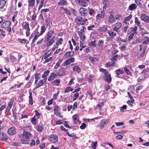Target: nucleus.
Returning a JSON list of instances; mask_svg holds the SVG:
<instances>
[{
    "label": "nucleus",
    "instance_id": "f257e3e1",
    "mask_svg": "<svg viewBox=\"0 0 149 149\" xmlns=\"http://www.w3.org/2000/svg\"><path fill=\"white\" fill-rule=\"evenodd\" d=\"M109 120V119L102 120L97 125V127L100 129H103L104 126L107 125Z\"/></svg>",
    "mask_w": 149,
    "mask_h": 149
},
{
    "label": "nucleus",
    "instance_id": "f03ea898",
    "mask_svg": "<svg viewBox=\"0 0 149 149\" xmlns=\"http://www.w3.org/2000/svg\"><path fill=\"white\" fill-rule=\"evenodd\" d=\"M79 12L81 15L84 17H87L88 14V10L87 8L81 7L79 8Z\"/></svg>",
    "mask_w": 149,
    "mask_h": 149
},
{
    "label": "nucleus",
    "instance_id": "7ed1b4c3",
    "mask_svg": "<svg viewBox=\"0 0 149 149\" xmlns=\"http://www.w3.org/2000/svg\"><path fill=\"white\" fill-rule=\"evenodd\" d=\"M24 28L26 31V36L28 37L30 34V29L29 28V23L28 22H25Z\"/></svg>",
    "mask_w": 149,
    "mask_h": 149
},
{
    "label": "nucleus",
    "instance_id": "20e7f679",
    "mask_svg": "<svg viewBox=\"0 0 149 149\" xmlns=\"http://www.w3.org/2000/svg\"><path fill=\"white\" fill-rule=\"evenodd\" d=\"M49 141L52 143H55L57 142L58 141V137L56 135L54 134L50 135L49 137Z\"/></svg>",
    "mask_w": 149,
    "mask_h": 149
},
{
    "label": "nucleus",
    "instance_id": "39448f33",
    "mask_svg": "<svg viewBox=\"0 0 149 149\" xmlns=\"http://www.w3.org/2000/svg\"><path fill=\"white\" fill-rule=\"evenodd\" d=\"M54 29L49 30L47 32L46 36L45 37V39L46 41H48L52 37L53 35L54 32Z\"/></svg>",
    "mask_w": 149,
    "mask_h": 149
},
{
    "label": "nucleus",
    "instance_id": "423d86ee",
    "mask_svg": "<svg viewBox=\"0 0 149 149\" xmlns=\"http://www.w3.org/2000/svg\"><path fill=\"white\" fill-rule=\"evenodd\" d=\"M75 3L81 6L86 7L88 3L84 0H75Z\"/></svg>",
    "mask_w": 149,
    "mask_h": 149
},
{
    "label": "nucleus",
    "instance_id": "0eeeda50",
    "mask_svg": "<svg viewBox=\"0 0 149 149\" xmlns=\"http://www.w3.org/2000/svg\"><path fill=\"white\" fill-rule=\"evenodd\" d=\"M118 55L116 54L115 56L111 58V61L109 62V63H107L106 65H114L115 63L114 61H116L118 59Z\"/></svg>",
    "mask_w": 149,
    "mask_h": 149
},
{
    "label": "nucleus",
    "instance_id": "6e6552de",
    "mask_svg": "<svg viewBox=\"0 0 149 149\" xmlns=\"http://www.w3.org/2000/svg\"><path fill=\"white\" fill-rule=\"evenodd\" d=\"M31 135V134L27 132H24L23 133V138L24 141H28L30 139L29 137Z\"/></svg>",
    "mask_w": 149,
    "mask_h": 149
},
{
    "label": "nucleus",
    "instance_id": "1a4fd4ad",
    "mask_svg": "<svg viewBox=\"0 0 149 149\" xmlns=\"http://www.w3.org/2000/svg\"><path fill=\"white\" fill-rule=\"evenodd\" d=\"M59 107L58 106H56L55 107L54 109V114L57 117H61V114L60 113L58 112L60 110Z\"/></svg>",
    "mask_w": 149,
    "mask_h": 149
},
{
    "label": "nucleus",
    "instance_id": "9d476101",
    "mask_svg": "<svg viewBox=\"0 0 149 149\" xmlns=\"http://www.w3.org/2000/svg\"><path fill=\"white\" fill-rule=\"evenodd\" d=\"M141 19L146 23L149 22V17L145 14L142 13L141 15Z\"/></svg>",
    "mask_w": 149,
    "mask_h": 149
},
{
    "label": "nucleus",
    "instance_id": "9b49d317",
    "mask_svg": "<svg viewBox=\"0 0 149 149\" xmlns=\"http://www.w3.org/2000/svg\"><path fill=\"white\" fill-rule=\"evenodd\" d=\"M58 76H60V75H59V74L52 73H51L50 77L48 78V81H52L54 79L57 78Z\"/></svg>",
    "mask_w": 149,
    "mask_h": 149
},
{
    "label": "nucleus",
    "instance_id": "f8f14e48",
    "mask_svg": "<svg viewBox=\"0 0 149 149\" xmlns=\"http://www.w3.org/2000/svg\"><path fill=\"white\" fill-rule=\"evenodd\" d=\"M46 80L47 79L46 78H44L43 79L40 80L38 83L36 84V86L35 88L37 89L40 87L46 82Z\"/></svg>",
    "mask_w": 149,
    "mask_h": 149
},
{
    "label": "nucleus",
    "instance_id": "ddd939ff",
    "mask_svg": "<svg viewBox=\"0 0 149 149\" xmlns=\"http://www.w3.org/2000/svg\"><path fill=\"white\" fill-rule=\"evenodd\" d=\"M103 77V79L105 81L108 83H110L111 80V78L110 74H106Z\"/></svg>",
    "mask_w": 149,
    "mask_h": 149
},
{
    "label": "nucleus",
    "instance_id": "4468645a",
    "mask_svg": "<svg viewBox=\"0 0 149 149\" xmlns=\"http://www.w3.org/2000/svg\"><path fill=\"white\" fill-rule=\"evenodd\" d=\"M44 129V125L41 123H40L39 125L37 126L36 128L37 131L39 132H42L43 131Z\"/></svg>",
    "mask_w": 149,
    "mask_h": 149
},
{
    "label": "nucleus",
    "instance_id": "2eb2a0df",
    "mask_svg": "<svg viewBox=\"0 0 149 149\" xmlns=\"http://www.w3.org/2000/svg\"><path fill=\"white\" fill-rule=\"evenodd\" d=\"M55 35H54L52 38H51V39H50L48 41L46 44V46L47 47H49L52 45L53 43L55 42L54 39L55 38Z\"/></svg>",
    "mask_w": 149,
    "mask_h": 149
},
{
    "label": "nucleus",
    "instance_id": "dca6fc26",
    "mask_svg": "<svg viewBox=\"0 0 149 149\" xmlns=\"http://www.w3.org/2000/svg\"><path fill=\"white\" fill-rule=\"evenodd\" d=\"M58 4L59 6H63L67 5L68 3L67 0H59Z\"/></svg>",
    "mask_w": 149,
    "mask_h": 149
},
{
    "label": "nucleus",
    "instance_id": "f3484780",
    "mask_svg": "<svg viewBox=\"0 0 149 149\" xmlns=\"http://www.w3.org/2000/svg\"><path fill=\"white\" fill-rule=\"evenodd\" d=\"M124 72L123 70L120 69H118L115 71V73L117 75H116V77L118 78H120V77L119 76V75L123 74Z\"/></svg>",
    "mask_w": 149,
    "mask_h": 149
},
{
    "label": "nucleus",
    "instance_id": "a211bd4d",
    "mask_svg": "<svg viewBox=\"0 0 149 149\" xmlns=\"http://www.w3.org/2000/svg\"><path fill=\"white\" fill-rule=\"evenodd\" d=\"M10 22L9 21H5L1 25V26L5 28L9 27L10 24Z\"/></svg>",
    "mask_w": 149,
    "mask_h": 149
},
{
    "label": "nucleus",
    "instance_id": "6ab92c4d",
    "mask_svg": "<svg viewBox=\"0 0 149 149\" xmlns=\"http://www.w3.org/2000/svg\"><path fill=\"white\" fill-rule=\"evenodd\" d=\"M105 13L103 11H101L100 13H98L96 16L97 19H100L101 18H103L104 16Z\"/></svg>",
    "mask_w": 149,
    "mask_h": 149
},
{
    "label": "nucleus",
    "instance_id": "aec40b11",
    "mask_svg": "<svg viewBox=\"0 0 149 149\" xmlns=\"http://www.w3.org/2000/svg\"><path fill=\"white\" fill-rule=\"evenodd\" d=\"M82 18L79 16H77L75 19L76 22L78 24H84L82 23Z\"/></svg>",
    "mask_w": 149,
    "mask_h": 149
},
{
    "label": "nucleus",
    "instance_id": "412c9836",
    "mask_svg": "<svg viewBox=\"0 0 149 149\" xmlns=\"http://www.w3.org/2000/svg\"><path fill=\"white\" fill-rule=\"evenodd\" d=\"M115 17L113 15L111 14L109 17V22L110 23H113L115 22Z\"/></svg>",
    "mask_w": 149,
    "mask_h": 149
},
{
    "label": "nucleus",
    "instance_id": "4be33fe9",
    "mask_svg": "<svg viewBox=\"0 0 149 149\" xmlns=\"http://www.w3.org/2000/svg\"><path fill=\"white\" fill-rule=\"evenodd\" d=\"M61 80L59 79H56L52 82V84L55 86H59V84Z\"/></svg>",
    "mask_w": 149,
    "mask_h": 149
},
{
    "label": "nucleus",
    "instance_id": "5701e85b",
    "mask_svg": "<svg viewBox=\"0 0 149 149\" xmlns=\"http://www.w3.org/2000/svg\"><path fill=\"white\" fill-rule=\"evenodd\" d=\"M0 138L2 141H5L8 139L7 135L3 132L0 134Z\"/></svg>",
    "mask_w": 149,
    "mask_h": 149
},
{
    "label": "nucleus",
    "instance_id": "b1692460",
    "mask_svg": "<svg viewBox=\"0 0 149 149\" xmlns=\"http://www.w3.org/2000/svg\"><path fill=\"white\" fill-rule=\"evenodd\" d=\"M8 132L10 135H12L15 133V130L14 128L11 127L8 129Z\"/></svg>",
    "mask_w": 149,
    "mask_h": 149
},
{
    "label": "nucleus",
    "instance_id": "393cba45",
    "mask_svg": "<svg viewBox=\"0 0 149 149\" xmlns=\"http://www.w3.org/2000/svg\"><path fill=\"white\" fill-rule=\"evenodd\" d=\"M13 102L12 100H10V101L8 102L6 110V111H9L11 109L13 104Z\"/></svg>",
    "mask_w": 149,
    "mask_h": 149
},
{
    "label": "nucleus",
    "instance_id": "a878e982",
    "mask_svg": "<svg viewBox=\"0 0 149 149\" xmlns=\"http://www.w3.org/2000/svg\"><path fill=\"white\" fill-rule=\"evenodd\" d=\"M78 33L80 36V39L82 41H83L85 39V35L83 34L81 31H79Z\"/></svg>",
    "mask_w": 149,
    "mask_h": 149
},
{
    "label": "nucleus",
    "instance_id": "bb28decb",
    "mask_svg": "<svg viewBox=\"0 0 149 149\" xmlns=\"http://www.w3.org/2000/svg\"><path fill=\"white\" fill-rule=\"evenodd\" d=\"M72 118L74 120V124H77L79 120V118H78V117L77 114H75L73 116H72Z\"/></svg>",
    "mask_w": 149,
    "mask_h": 149
},
{
    "label": "nucleus",
    "instance_id": "cd10ccee",
    "mask_svg": "<svg viewBox=\"0 0 149 149\" xmlns=\"http://www.w3.org/2000/svg\"><path fill=\"white\" fill-rule=\"evenodd\" d=\"M137 7V6L135 3H133L130 5L128 8L129 9L132 10L136 9Z\"/></svg>",
    "mask_w": 149,
    "mask_h": 149
},
{
    "label": "nucleus",
    "instance_id": "c85d7f7f",
    "mask_svg": "<svg viewBox=\"0 0 149 149\" xmlns=\"http://www.w3.org/2000/svg\"><path fill=\"white\" fill-rule=\"evenodd\" d=\"M88 10L89 11V14L91 16L94 15L95 13V11L93 9L89 7L88 8Z\"/></svg>",
    "mask_w": 149,
    "mask_h": 149
},
{
    "label": "nucleus",
    "instance_id": "c756f323",
    "mask_svg": "<svg viewBox=\"0 0 149 149\" xmlns=\"http://www.w3.org/2000/svg\"><path fill=\"white\" fill-rule=\"evenodd\" d=\"M108 33L111 38H113L116 35V33L111 31H108Z\"/></svg>",
    "mask_w": 149,
    "mask_h": 149
},
{
    "label": "nucleus",
    "instance_id": "7c9ffc66",
    "mask_svg": "<svg viewBox=\"0 0 149 149\" xmlns=\"http://www.w3.org/2000/svg\"><path fill=\"white\" fill-rule=\"evenodd\" d=\"M73 71H76L77 72V73H79L81 72V69L78 66H74L73 68Z\"/></svg>",
    "mask_w": 149,
    "mask_h": 149
},
{
    "label": "nucleus",
    "instance_id": "2f4dec72",
    "mask_svg": "<svg viewBox=\"0 0 149 149\" xmlns=\"http://www.w3.org/2000/svg\"><path fill=\"white\" fill-rule=\"evenodd\" d=\"M134 20L135 23L138 26H141V22L139 19H138L137 17H135L134 18Z\"/></svg>",
    "mask_w": 149,
    "mask_h": 149
},
{
    "label": "nucleus",
    "instance_id": "473e14b6",
    "mask_svg": "<svg viewBox=\"0 0 149 149\" xmlns=\"http://www.w3.org/2000/svg\"><path fill=\"white\" fill-rule=\"evenodd\" d=\"M35 0H29L28 6L30 7H32L34 5Z\"/></svg>",
    "mask_w": 149,
    "mask_h": 149
},
{
    "label": "nucleus",
    "instance_id": "72a5a7b5",
    "mask_svg": "<svg viewBox=\"0 0 149 149\" xmlns=\"http://www.w3.org/2000/svg\"><path fill=\"white\" fill-rule=\"evenodd\" d=\"M135 2L140 7L142 6L143 3L141 0H135Z\"/></svg>",
    "mask_w": 149,
    "mask_h": 149
},
{
    "label": "nucleus",
    "instance_id": "f704fd0d",
    "mask_svg": "<svg viewBox=\"0 0 149 149\" xmlns=\"http://www.w3.org/2000/svg\"><path fill=\"white\" fill-rule=\"evenodd\" d=\"M74 54V53L73 52H67L65 54V56L70 57L72 56Z\"/></svg>",
    "mask_w": 149,
    "mask_h": 149
},
{
    "label": "nucleus",
    "instance_id": "c9c22d12",
    "mask_svg": "<svg viewBox=\"0 0 149 149\" xmlns=\"http://www.w3.org/2000/svg\"><path fill=\"white\" fill-rule=\"evenodd\" d=\"M6 3V1L5 0H1L0 1V8L3 7Z\"/></svg>",
    "mask_w": 149,
    "mask_h": 149
},
{
    "label": "nucleus",
    "instance_id": "e433bc0d",
    "mask_svg": "<svg viewBox=\"0 0 149 149\" xmlns=\"http://www.w3.org/2000/svg\"><path fill=\"white\" fill-rule=\"evenodd\" d=\"M90 60L92 63H93L95 62L96 61H98L99 59L97 58H95L94 57H91L90 58Z\"/></svg>",
    "mask_w": 149,
    "mask_h": 149
},
{
    "label": "nucleus",
    "instance_id": "4c0bfd02",
    "mask_svg": "<svg viewBox=\"0 0 149 149\" xmlns=\"http://www.w3.org/2000/svg\"><path fill=\"white\" fill-rule=\"evenodd\" d=\"M128 90L131 92L133 93L135 90L134 86L133 85H130L128 88Z\"/></svg>",
    "mask_w": 149,
    "mask_h": 149
},
{
    "label": "nucleus",
    "instance_id": "58836bf2",
    "mask_svg": "<svg viewBox=\"0 0 149 149\" xmlns=\"http://www.w3.org/2000/svg\"><path fill=\"white\" fill-rule=\"evenodd\" d=\"M94 77V76L93 74H90L89 75L88 78V81L89 83L92 82L93 81V78Z\"/></svg>",
    "mask_w": 149,
    "mask_h": 149
},
{
    "label": "nucleus",
    "instance_id": "ea45409f",
    "mask_svg": "<svg viewBox=\"0 0 149 149\" xmlns=\"http://www.w3.org/2000/svg\"><path fill=\"white\" fill-rule=\"evenodd\" d=\"M63 40V39L62 38H61L58 40H57L56 41V44L57 45H61L62 44V41Z\"/></svg>",
    "mask_w": 149,
    "mask_h": 149
},
{
    "label": "nucleus",
    "instance_id": "a19ab883",
    "mask_svg": "<svg viewBox=\"0 0 149 149\" xmlns=\"http://www.w3.org/2000/svg\"><path fill=\"white\" fill-rule=\"evenodd\" d=\"M149 41V38L148 37H146L143 41L142 43L143 44H146L148 43Z\"/></svg>",
    "mask_w": 149,
    "mask_h": 149
},
{
    "label": "nucleus",
    "instance_id": "79ce46f5",
    "mask_svg": "<svg viewBox=\"0 0 149 149\" xmlns=\"http://www.w3.org/2000/svg\"><path fill=\"white\" fill-rule=\"evenodd\" d=\"M99 29L100 31L102 32H104L107 30V26H103L100 27Z\"/></svg>",
    "mask_w": 149,
    "mask_h": 149
},
{
    "label": "nucleus",
    "instance_id": "37998d69",
    "mask_svg": "<svg viewBox=\"0 0 149 149\" xmlns=\"http://www.w3.org/2000/svg\"><path fill=\"white\" fill-rule=\"evenodd\" d=\"M137 29V27L136 26H135L133 29L132 28H130L129 29V30H132L133 33H135V34L137 33L136 32Z\"/></svg>",
    "mask_w": 149,
    "mask_h": 149
},
{
    "label": "nucleus",
    "instance_id": "c03bdc74",
    "mask_svg": "<svg viewBox=\"0 0 149 149\" xmlns=\"http://www.w3.org/2000/svg\"><path fill=\"white\" fill-rule=\"evenodd\" d=\"M124 70L125 72L127 74L129 75H131L132 74V73L130 71L129 69H128L127 67H125L124 68Z\"/></svg>",
    "mask_w": 149,
    "mask_h": 149
},
{
    "label": "nucleus",
    "instance_id": "a18cd8bd",
    "mask_svg": "<svg viewBox=\"0 0 149 149\" xmlns=\"http://www.w3.org/2000/svg\"><path fill=\"white\" fill-rule=\"evenodd\" d=\"M73 90V89L72 88H71L70 87H68L64 91L65 93H68L69 91H72Z\"/></svg>",
    "mask_w": 149,
    "mask_h": 149
},
{
    "label": "nucleus",
    "instance_id": "49530a36",
    "mask_svg": "<svg viewBox=\"0 0 149 149\" xmlns=\"http://www.w3.org/2000/svg\"><path fill=\"white\" fill-rule=\"evenodd\" d=\"M46 30L45 27L43 26H42L41 27V34H43L45 32Z\"/></svg>",
    "mask_w": 149,
    "mask_h": 149
},
{
    "label": "nucleus",
    "instance_id": "de8ad7c7",
    "mask_svg": "<svg viewBox=\"0 0 149 149\" xmlns=\"http://www.w3.org/2000/svg\"><path fill=\"white\" fill-rule=\"evenodd\" d=\"M44 3V0H41V1L40 3L38 6V10H39L42 8Z\"/></svg>",
    "mask_w": 149,
    "mask_h": 149
},
{
    "label": "nucleus",
    "instance_id": "09e8293b",
    "mask_svg": "<svg viewBox=\"0 0 149 149\" xmlns=\"http://www.w3.org/2000/svg\"><path fill=\"white\" fill-rule=\"evenodd\" d=\"M140 30H141V33L142 35L148 34V32L143 29H140Z\"/></svg>",
    "mask_w": 149,
    "mask_h": 149
},
{
    "label": "nucleus",
    "instance_id": "8fccbe9b",
    "mask_svg": "<svg viewBox=\"0 0 149 149\" xmlns=\"http://www.w3.org/2000/svg\"><path fill=\"white\" fill-rule=\"evenodd\" d=\"M128 56V54L127 53L124 52V54H121V57L125 59H127Z\"/></svg>",
    "mask_w": 149,
    "mask_h": 149
},
{
    "label": "nucleus",
    "instance_id": "3c124183",
    "mask_svg": "<svg viewBox=\"0 0 149 149\" xmlns=\"http://www.w3.org/2000/svg\"><path fill=\"white\" fill-rule=\"evenodd\" d=\"M63 9L65 12V13L67 15H70V13L69 10H68L67 8L63 7Z\"/></svg>",
    "mask_w": 149,
    "mask_h": 149
},
{
    "label": "nucleus",
    "instance_id": "603ef678",
    "mask_svg": "<svg viewBox=\"0 0 149 149\" xmlns=\"http://www.w3.org/2000/svg\"><path fill=\"white\" fill-rule=\"evenodd\" d=\"M10 59L11 62H15L17 61L16 58L13 55H11L10 56Z\"/></svg>",
    "mask_w": 149,
    "mask_h": 149
},
{
    "label": "nucleus",
    "instance_id": "864d4df0",
    "mask_svg": "<svg viewBox=\"0 0 149 149\" xmlns=\"http://www.w3.org/2000/svg\"><path fill=\"white\" fill-rule=\"evenodd\" d=\"M97 142L96 141L92 142V144L93 145L91 146V147L93 148V149H95L97 147Z\"/></svg>",
    "mask_w": 149,
    "mask_h": 149
},
{
    "label": "nucleus",
    "instance_id": "5fc2aeb1",
    "mask_svg": "<svg viewBox=\"0 0 149 149\" xmlns=\"http://www.w3.org/2000/svg\"><path fill=\"white\" fill-rule=\"evenodd\" d=\"M35 114L34 116H36L37 117V118L38 119L39 118L40 116V113L37 110H35Z\"/></svg>",
    "mask_w": 149,
    "mask_h": 149
},
{
    "label": "nucleus",
    "instance_id": "6e6d98bb",
    "mask_svg": "<svg viewBox=\"0 0 149 149\" xmlns=\"http://www.w3.org/2000/svg\"><path fill=\"white\" fill-rule=\"evenodd\" d=\"M132 17V15L130 14L129 16L127 17H125L124 19V21H129Z\"/></svg>",
    "mask_w": 149,
    "mask_h": 149
},
{
    "label": "nucleus",
    "instance_id": "4d7b16f0",
    "mask_svg": "<svg viewBox=\"0 0 149 149\" xmlns=\"http://www.w3.org/2000/svg\"><path fill=\"white\" fill-rule=\"evenodd\" d=\"M124 123V122H118L115 123V124L117 126H122L123 125Z\"/></svg>",
    "mask_w": 149,
    "mask_h": 149
},
{
    "label": "nucleus",
    "instance_id": "13d9d810",
    "mask_svg": "<svg viewBox=\"0 0 149 149\" xmlns=\"http://www.w3.org/2000/svg\"><path fill=\"white\" fill-rule=\"evenodd\" d=\"M122 24L120 22H117L115 24V26L116 27L118 28L119 29L121 27Z\"/></svg>",
    "mask_w": 149,
    "mask_h": 149
},
{
    "label": "nucleus",
    "instance_id": "bf43d9fd",
    "mask_svg": "<svg viewBox=\"0 0 149 149\" xmlns=\"http://www.w3.org/2000/svg\"><path fill=\"white\" fill-rule=\"evenodd\" d=\"M79 96V93H76L74 94V98L73 99V100L75 101V100Z\"/></svg>",
    "mask_w": 149,
    "mask_h": 149
},
{
    "label": "nucleus",
    "instance_id": "052dcab7",
    "mask_svg": "<svg viewBox=\"0 0 149 149\" xmlns=\"http://www.w3.org/2000/svg\"><path fill=\"white\" fill-rule=\"evenodd\" d=\"M104 41L102 40H99L98 42V45L100 46H102L103 45Z\"/></svg>",
    "mask_w": 149,
    "mask_h": 149
},
{
    "label": "nucleus",
    "instance_id": "680f3d73",
    "mask_svg": "<svg viewBox=\"0 0 149 149\" xmlns=\"http://www.w3.org/2000/svg\"><path fill=\"white\" fill-rule=\"evenodd\" d=\"M35 79H39L40 78V74L38 73H36L35 75Z\"/></svg>",
    "mask_w": 149,
    "mask_h": 149
},
{
    "label": "nucleus",
    "instance_id": "e2e57ef3",
    "mask_svg": "<svg viewBox=\"0 0 149 149\" xmlns=\"http://www.w3.org/2000/svg\"><path fill=\"white\" fill-rule=\"evenodd\" d=\"M86 127L85 124L84 123H82L80 127V128L81 129L83 130Z\"/></svg>",
    "mask_w": 149,
    "mask_h": 149
},
{
    "label": "nucleus",
    "instance_id": "0e129e2a",
    "mask_svg": "<svg viewBox=\"0 0 149 149\" xmlns=\"http://www.w3.org/2000/svg\"><path fill=\"white\" fill-rule=\"evenodd\" d=\"M13 116L14 118V119H15V121H17V113H16V112L15 111V112L14 111H13Z\"/></svg>",
    "mask_w": 149,
    "mask_h": 149
},
{
    "label": "nucleus",
    "instance_id": "69168bd1",
    "mask_svg": "<svg viewBox=\"0 0 149 149\" xmlns=\"http://www.w3.org/2000/svg\"><path fill=\"white\" fill-rule=\"evenodd\" d=\"M36 120H35L33 118H31V122L32 123V124L34 125H35L37 123L36 122Z\"/></svg>",
    "mask_w": 149,
    "mask_h": 149
},
{
    "label": "nucleus",
    "instance_id": "338daca9",
    "mask_svg": "<svg viewBox=\"0 0 149 149\" xmlns=\"http://www.w3.org/2000/svg\"><path fill=\"white\" fill-rule=\"evenodd\" d=\"M143 88V86L142 85H141L140 86H137L136 89V93H138V92L137 91H139L141 89Z\"/></svg>",
    "mask_w": 149,
    "mask_h": 149
},
{
    "label": "nucleus",
    "instance_id": "774afa93",
    "mask_svg": "<svg viewBox=\"0 0 149 149\" xmlns=\"http://www.w3.org/2000/svg\"><path fill=\"white\" fill-rule=\"evenodd\" d=\"M45 146V143H41L39 146L40 148L41 149L44 148Z\"/></svg>",
    "mask_w": 149,
    "mask_h": 149
}]
</instances>
